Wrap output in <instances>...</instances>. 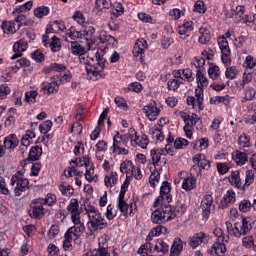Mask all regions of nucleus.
Wrapping results in <instances>:
<instances>
[{"label": "nucleus", "instance_id": "412c9836", "mask_svg": "<svg viewBox=\"0 0 256 256\" xmlns=\"http://www.w3.org/2000/svg\"><path fill=\"white\" fill-rule=\"evenodd\" d=\"M147 50V40L145 39H138L136 40L134 47H133V55L134 57H139L145 53Z\"/></svg>", "mask_w": 256, "mask_h": 256}, {"label": "nucleus", "instance_id": "ea45409f", "mask_svg": "<svg viewBox=\"0 0 256 256\" xmlns=\"http://www.w3.org/2000/svg\"><path fill=\"white\" fill-rule=\"evenodd\" d=\"M85 179L88 183H97L99 177L95 174V166L91 165L89 168H86Z\"/></svg>", "mask_w": 256, "mask_h": 256}, {"label": "nucleus", "instance_id": "f3484780", "mask_svg": "<svg viewBox=\"0 0 256 256\" xmlns=\"http://www.w3.org/2000/svg\"><path fill=\"white\" fill-rule=\"evenodd\" d=\"M4 148L8 151H14L19 146V138L17 134H10L4 138L3 141Z\"/></svg>", "mask_w": 256, "mask_h": 256}, {"label": "nucleus", "instance_id": "774afa93", "mask_svg": "<svg viewBox=\"0 0 256 256\" xmlns=\"http://www.w3.org/2000/svg\"><path fill=\"white\" fill-rule=\"evenodd\" d=\"M243 67H244V69H251V70L255 69L256 58L251 55L246 56V58L243 62Z\"/></svg>", "mask_w": 256, "mask_h": 256}, {"label": "nucleus", "instance_id": "cd10ccee", "mask_svg": "<svg viewBox=\"0 0 256 256\" xmlns=\"http://www.w3.org/2000/svg\"><path fill=\"white\" fill-rule=\"evenodd\" d=\"M183 251V240L181 238H175L170 248V256H179Z\"/></svg>", "mask_w": 256, "mask_h": 256}, {"label": "nucleus", "instance_id": "e2e57ef3", "mask_svg": "<svg viewBox=\"0 0 256 256\" xmlns=\"http://www.w3.org/2000/svg\"><path fill=\"white\" fill-rule=\"evenodd\" d=\"M100 41L105 43V45H109V47L117 46V39L109 34L100 36Z\"/></svg>", "mask_w": 256, "mask_h": 256}, {"label": "nucleus", "instance_id": "aec40b11", "mask_svg": "<svg viewBox=\"0 0 256 256\" xmlns=\"http://www.w3.org/2000/svg\"><path fill=\"white\" fill-rule=\"evenodd\" d=\"M117 183H119V174L115 171H111L104 177V185L107 189H113Z\"/></svg>", "mask_w": 256, "mask_h": 256}, {"label": "nucleus", "instance_id": "b1692460", "mask_svg": "<svg viewBox=\"0 0 256 256\" xmlns=\"http://www.w3.org/2000/svg\"><path fill=\"white\" fill-rule=\"evenodd\" d=\"M195 165H199L201 169H209L211 167V162L205 158V154L198 153L192 158Z\"/></svg>", "mask_w": 256, "mask_h": 256}, {"label": "nucleus", "instance_id": "ddd939ff", "mask_svg": "<svg viewBox=\"0 0 256 256\" xmlns=\"http://www.w3.org/2000/svg\"><path fill=\"white\" fill-rule=\"evenodd\" d=\"M58 91L59 82L55 79H52L50 82H43L40 85V93H43V95H53V93H57Z\"/></svg>", "mask_w": 256, "mask_h": 256}, {"label": "nucleus", "instance_id": "9b49d317", "mask_svg": "<svg viewBox=\"0 0 256 256\" xmlns=\"http://www.w3.org/2000/svg\"><path fill=\"white\" fill-rule=\"evenodd\" d=\"M74 226L70 227L67 232L64 234L66 237H69L72 240H77L85 232V223L84 222H72Z\"/></svg>", "mask_w": 256, "mask_h": 256}, {"label": "nucleus", "instance_id": "7ed1b4c3", "mask_svg": "<svg viewBox=\"0 0 256 256\" xmlns=\"http://www.w3.org/2000/svg\"><path fill=\"white\" fill-rule=\"evenodd\" d=\"M225 225L229 235L236 237V239H241L251 233V229H253V219H251V217L242 216L240 222H235L233 225L230 221H226Z\"/></svg>", "mask_w": 256, "mask_h": 256}, {"label": "nucleus", "instance_id": "a19ab883", "mask_svg": "<svg viewBox=\"0 0 256 256\" xmlns=\"http://www.w3.org/2000/svg\"><path fill=\"white\" fill-rule=\"evenodd\" d=\"M212 251H214L217 256H225V253H227V247L224 242L216 241L212 245Z\"/></svg>", "mask_w": 256, "mask_h": 256}, {"label": "nucleus", "instance_id": "79ce46f5", "mask_svg": "<svg viewBox=\"0 0 256 256\" xmlns=\"http://www.w3.org/2000/svg\"><path fill=\"white\" fill-rule=\"evenodd\" d=\"M162 168L154 169L149 177V184L151 187H157L159 185V179H161Z\"/></svg>", "mask_w": 256, "mask_h": 256}, {"label": "nucleus", "instance_id": "c9c22d12", "mask_svg": "<svg viewBox=\"0 0 256 256\" xmlns=\"http://www.w3.org/2000/svg\"><path fill=\"white\" fill-rule=\"evenodd\" d=\"M52 71H55L56 73H63V71H67V66L59 63H51L43 69V73H51Z\"/></svg>", "mask_w": 256, "mask_h": 256}, {"label": "nucleus", "instance_id": "e433bc0d", "mask_svg": "<svg viewBox=\"0 0 256 256\" xmlns=\"http://www.w3.org/2000/svg\"><path fill=\"white\" fill-rule=\"evenodd\" d=\"M196 81L198 87H202L205 89V87H209V79H207V76H205V73H203L202 69H198L196 72Z\"/></svg>", "mask_w": 256, "mask_h": 256}, {"label": "nucleus", "instance_id": "09e8293b", "mask_svg": "<svg viewBox=\"0 0 256 256\" xmlns=\"http://www.w3.org/2000/svg\"><path fill=\"white\" fill-rule=\"evenodd\" d=\"M17 116V109L10 108L8 110V115L4 121L5 127H11V125H15V117Z\"/></svg>", "mask_w": 256, "mask_h": 256}, {"label": "nucleus", "instance_id": "1a4fd4ad", "mask_svg": "<svg viewBox=\"0 0 256 256\" xmlns=\"http://www.w3.org/2000/svg\"><path fill=\"white\" fill-rule=\"evenodd\" d=\"M67 213L70 215L72 223H84L81 219V209H79V200L71 198L67 207Z\"/></svg>", "mask_w": 256, "mask_h": 256}, {"label": "nucleus", "instance_id": "2f4dec72", "mask_svg": "<svg viewBox=\"0 0 256 256\" xmlns=\"http://www.w3.org/2000/svg\"><path fill=\"white\" fill-rule=\"evenodd\" d=\"M31 9H33V1H28L22 5L16 6L13 9L12 14L13 15H22V13H27V11H31Z\"/></svg>", "mask_w": 256, "mask_h": 256}, {"label": "nucleus", "instance_id": "bb28decb", "mask_svg": "<svg viewBox=\"0 0 256 256\" xmlns=\"http://www.w3.org/2000/svg\"><path fill=\"white\" fill-rule=\"evenodd\" d=\"M199 33L198 42L201 45H207L211 41V31L207 27H201Z\"/></svg>", "mask_w": 256, "mask_h": 256}, {"label": "nucleus", "instance_id": "680f3d73", "mask_svg": "<svg viewBox=\"0 0 256 256\" xmlns=\"http://www.w3.org/2000/svg\"><path fill=\"white\" fill-rule=\"evenodd\" d=\"M237 75H239V70L237 69V66H230L226 68V71H225L226 79L233 81V79H235Z\"/></svg>", "mask_w": 256, "mask_h": 256}, {"label": "nucleus", "instance_id": "de8ad7c7", "mask_svg": "<svg viewBox=\"0 0 256 256\" xmlns=\"http://www.w3.org/2000/svg\"><path fill=\"white\" fill-rule=\"evenodd\" d=\"M229 181L231 185L234 187H237V189L243 187V183L241 182V177L239 176V171H232V173L229 176Z\"/></svg>", "mask_w": 256, "mask_h": 256}, {"label": "nucleus", "instance_id": "c03bdc74", "mask_svg": "<svg viewBox=\"0 0 256 256\" xmlns=\"http://www.w3.org/2000/svg\"><path fill=\"white\" fill-rule=\"evenodd\" d=\"M38 202L48 205V207H53L57 203V196L53 193H48L45 198H38Z\"/></svg>", "mask_w": 256, "mask_h": 256}, {"label": "nucleus", "instance_id": "58836bf2", "mask_svg": "<svg viewBox=\"0 0 256 256\" xmlns=\"http://www.w3.org/2000/svg\"><path fill=\"white\" fill-rule=\"evenodd\" d=\"M36 135H35V131L33 130H27L25 135L22 136L21 139V145L22 147H29L33 141V139H35Z\"/></svg>", "mask_w": 256, "mask_h": 256}, {"label": "nucleus", "instance_id": "0eeeda50", "mask_svg": "<svg viewBox=\"0 0 256 256\" xmlns=\"http://www.w3.org/2000/svg\"><path fill=\"white\" fill-rule=\"evenodd\" d=\"M179 179H175L174 183H181L182 182V189L184 191H193L197 187V179L193 174L189 172H179Z\"/></svg>", "mask_w": 256, "mask_h": 256}, {"label": "nucleus", "instance_id": "49530a36", "mask_svg": "<svg viewBox=\"0 0 256 256\" xmlns=\"http://www.w3.org/2000/svg\"><path fill=\"white\" fill-rule=\"evenodd\" d=\"M70 49L73 55H79V57H81V55H85L86 53L85 47L75 41L71 42Z\"/></svg>", "mask_w": 256, "mask_h": 256}, {"label": "nucleus", "instance_id": "864d4df0", "mask_svg": "<svg viewBox=\"0 0 256 256\" xmlns=\"http://www.w3.org/2000/svg\"><path fill=\"white\" fill-rule=\"evenodd\" d=\"M39 95V91L32 89L27 92H25V101L26 103H29L30 105H33L37 101V96Z\"/></svg>", "mask_w": 256, "mask_h": 256}, {"label": "nucleus", "instance_id": "bf43d9fd", "mask_svg": "<svg viewBox=\"0 0 256 256\" xmlns=\"http://www.w3.org/2000/svg\"><path fill=\"white\" fill-rule=\"evenodd\" d=\"M135 166V164H133L131 162V160H124L121 164H120V171L122 173L126 174V177H130L129 173H131V170L133 169V167Z\"/></svg>", "mask_w": 256, "mask_h": 256}, {"label": "nucleus", "instance_id": "2eb2a0df", "mask_svg": "<svg viewBox=\"0 0 256 256\" xmlns=\"http://www.w3.org/2000/svg\"><path fill=\"white\" fill-rule=\"evenodd\" d=\"M173 77L175 79H180V81H188V83H191L193 81V71L191 69H179V70H174L172 72Z\"/></svg>", "mask_w": 256, "mask_h": 256}, {"label": "nucleus", "instance_id": "72a5a7b5", "mask_svg": "<svg viewBox=\"0 0 256 256\" xmlns=\"http://www.w3.org/2000/svg\"><path fill=\"white\" fill-rule=\"evenodd\" d=\"M148 133L152 136L153 139H156V141H163L165 139V135L163 134L161 126L150 127Z\"/></svg>", "mask_w": 256, "mask_h": 256}, {"label": "nucleus", "instance_id": "338daca9", "mask_svg": "<svg viewBox=\"0 0 256 256\" xmlns=\"http://www.w3.org/2000/svg\"><path fill=\"white\" fill-rule=\"evenodd\" d=\"M252 208H253V203H251V201L249 200H242L238 205V209L242 213H249V211H251Z\"/></svg>", "mask_w": 256, "mask_h": 256}, {"label": "nucleus", "instance_id": "4be33fe9", "mask_svg": "<svg viewBox=\"0 0 256 256\" xmlns=\"http://www.w3.org/2000/svg\"><path fill=\"white\" fill-rule=\"evenodd\" d=\"M132 139L135 141V144H131L132 147H141V149H147V145H149V138L147 135H142L139 137L137 130L134 129V135Z\"/></svg>", "mask_w": 256, "mask_h": 256}, {"label": "nucleus", "instance_id": "9d476101", "mask_svg": "<svg viewBox=\"0 0 256 256\" xmlns=\"http://www.w3.org/2000/svg\"><path fill=\"white\" fill-rule=\"evenodd\" d=\"M142 111L149 121H157V117H159L161 113V109L157 106V102L155 101L145 105Z\"/></svg>", "mask_w": 256, "mask_h": 256}, {"label": "nucleus", "instance_id": "0e129e2a", "mask_svg": "<svg viewBox=\"0 0 256 256\" xmlns=\"http://www.w3.org/2000/svg\"><path fill=\"white\" fill-rule=\"evenodd\" d=\"M105 217L108 221H113L117 217V209L115 205L109 204L106 208Z\"/></svg>", "mask_w": 256, "mask_h": 256}, {"label": "nucleus", "instance_id": "6ab92c4d", "mask_svg": "<svg viewBox=\"0 0 256 256\" xmlns=\"http://www.w3.org/2000/svg\"><path fill=\"white\" fill-rule=\"evenodd\" d=\"M29 44L25 40H19L13 45V51L15 54L11 57L12 60L19 59L23 51H27Z\"/></svg>", "mask_w": 256, "mask_h": 256}, {"label": "nucleus", "instance_id": "5fc2aeb1", "mask_svg": "<svg viewBox=\"0 0 256 256\" xmlns=\"http://www.w3.org/2000/svg\"><path fill=\"white\" fill-rule=\"evenodd\" d=\"M43 155V148L39 146L31 147L29 152V158L31 161H38V159Z\"/></svg>", "mask_w": 256, "mask_h": 256}, {"label": "nucleus", "instance_id": "13d9d810", "mask_svg": "<svg viewBox=\"0 0 256 256\" xmlns=\"http://www.w3.org/2000/svg\"><path fill=\"white\" fill-rule=\"evenodd\" d=\"M169 203H171V200H167L165 199V196H161L159 195L154 203H153V207L155 209H159L160 207H171V205H169Z\"/></svg>", "mask_w": 256, "mask_h": 256}, {"label": "nucleus", "instance_id": "4c0bfd02", "mask_svg": "<svg viewBox=\"0 0 256 256\" xmlns=\"http://www.w3.org/2000/svg\"><path fill=\"white\" fill-rule=\"evenodd\" d=\"M187 105H191L195 111H203L205 108L203 105V100H198V98L193 96L187 97Z\"/></svg>", "mask_w": 256, "mask_h": 256}, {"label": "nucleus", "instance_id": "f704fd0d", "mask_svg": "<svg viewBox=\"0 0 256 256\" xmlns=\"http://www.w3.org/2000/svg\"><path fill=\"white\" fill-rule=\"evenodd\" d=\"M217 42L222 55H227L228 53H231L229 42L227 41V38H225V36H219L217 38Z\"/></svg>", "mask_w": 256, "mask_h": 256}, {"label": "nucleus", "instance_id": "7c9ffc66", "mask_svg": "<svg viewBox=\"0 0 256 256\" xmlns=\"http://www.w3.org/2000/svg\"><path fill=\"white\" fill-rule=\"evenodd\" d=\"M154 251L156 253H162V255H167L169 253V244L165 242L163 239H157L154 246Z\"/></svg>", "mask_w": 256, "mask_h": 256}, {"label": "nucleus", "instance_id": "39448f33", "mask_svg": "<svg viewBox=\"0 0 256 256\" xmlns=\"http://www.w3.org/2000/svg\"><path fill=\"white\" fill-rule=\"evenodd\" d=\"M173 219V207L164 206L152 211L150 220L156 225H163Z\"/></svg>", "mask_w": 256, "mask_h": 256}, {"label": "nucleus", "instance_id": "a18cd8bd", "mask_svg": "<svg viewBox=\"0 0 256 256\" xmlns=\"http://www.w3.org/2000/svg\"><path fill=\"white\" fill-rule=\"evenodd\" d=\"M238 145L241 149H249V147H253V143H251V137L247 134H242L238 138Z\"/></svg>", "mask_w": 256, "mask_h": 256}, {"label": "nucleus", "instance_id": "dca6fc26", "mask_svg": "<svg viewBox=\"0 0 256 256\" xmlns=\"http://www.w3.org/2000/svg\"><path fill=\"white\" fill-rule=\"evenodd\" d=\"M34 206L32 207V213L31 216L34 219H41L42 217L45 216V213H47V210L45 207H43V203L39 202V198L35 199L33 201Z\"/></svg>", "mask_w": 256, "mask_h": 256}, {"label": "nucleus", "instance_id": "a211bd4d", "mask_svg": "<svg viewBox=\"0 0 256 256\" xmlns=\"http://www.w3.org/2000/svg\"><path fill=\"white\" fill-rule=\"evenodd\" d=\"M208 240L209 238L207 237V234L203 232L196 233L189 238L190 247H192V249H197V247L200 246L201 243H207Z\"/></svg>", "mask_w": 256, "mask_h": 256}, {"label": "nucleus", "instance_id": "423d86ee", "mask_svg": "<svg viewBox=\"0 0 256 256\" xmlns=\"http://www.w3.org/2000/svg\"><path fill=\"white\" fill-rule=\"evenodd\" d=\"M19 175H21V172L18 171L10 180V185L14 187L15 197H20L21 193H24V191L29 189V180Z\"/></svg>", "mask_w": 256, "mask_h": 256}, {"label": "nucleus", "instance_id": "052dcab7", "mask_svg": "<svg viewBox=\"0 0 256 256\" xmlns=\"http://www.w3.org/2000/svg\"><path fill=\"white\" fill-rule=\"evenodd\" d=\"M245 15V6H237L233 11L232 17H235L236 21L239 23L241 21H245L243 17Z\"/></svg>", "mask_w": 256, "mask_h": 256}, {"label": "nucleus", "instance_id": "20e7f679", "mask_svg": "<svg viewBox=\"0 0 256 256\" xmlns=\"http://www.w3.org/2000/svg\"><path fill=\"white\" fill-rule=\"evenodd\" d=\"M85 211L88 217V223L93 231L107 229L109 224L107 223V220H105V217H103V214L99 212V209L93 205H87Z\"/></svg>", "mask_w": 256, "mask_h": 256}, {"label": "nucleus", "instance_id": "4d7b16f0", "mask_svg": "<svg viewBox=\"0 0 256 256\" xmlns=\"http://www.w3.org/2000/svg\"><path fill=\"white\" fill-rule=\"evenodd\" d=\"M187 211V205L185 203L178 202L172 210L173 219L183 215Z\"/></svg>", "mask_w": 256, "mask_h": 256}, {"label": "nucleus", "instance_id": "69168bd1", "mask_svg": "<svg viewBox=\"0 0 256 256\" xmlns=\"http://www.w3.org/2000/svg\"><path fill=\"white\" fill-rule=\"evenodd\" d=\"M34 15L38 19H43V17H47L49 15V7L47 6H40L34 9Z\"/></svg>", "mask_w": 256, "mask_h": 256}, {"label": "nucleus", "instance_id": "c756f323", "mask_svg": "<svg viewBox=\"0 0 256 256\" xmlns=\"http://www.w3.org/2000/svg\"><path fill=\"white\" fill-rule=\"evenodd\" d=\"M256 89L252 86H247L244 89V97L241 98V103H247V101H255Z\"/></svg>", "mask_w": 256, "mask_h": 256}, {"label": "nucleus", "instance_id": "4468645a", "mask_svg": "<svg viewBox=\"0 0 256 256\" xmlns=\"http://www.w3.org/2000/svg\"><path fill=\"white\" fill-rule=\"evenodd\" d=\"M200 207L203 211V216L206 219H209V216L211 215V207H213V196L211 194L204 195Z\"/></svg>", "mask_w": 256, "mask_h": 256}, {"label": "nucleus", "instance_id": "c85d7f7f", "mask_svg": "<svg viewBox=\"0 0 256 256\" xmlns=\"http://www.w3.org/2000/svg\"><path fill=\"white\" fill-rule=\"evenodd\" d=\"M165 233H167V228L165 226L158 225L151 229L146 238V241H153V237H159L160 235H163Z\"/></svg>", "mask_w": 256, "mask_h": 256}, {"label": "nucleus", "instance_id": "f03ea898", "mask_svg": "<svg viewBox=\"0 0 256 256\" xmlns=\"http://www.w3.org/2000/svg\"><path fill=\"white\" fill-rule=\"evenodd\" d=\"M79 61L80 63H82V65H85L88 79H91L92 81H97V79H101L105 75L103 73L106 67L105 58H100L96 54V63H95L93 59H91V61H87V58L81 55L79 57Z\"/></svg>", "mask_w": 256, "mask_h": 256}, {"label": "nucleus", "instance_id": "603ef678", "mask_svg": "<svg viewBox=\"0 0 256 256\" xmlns=\"http://www.w3.org/2000/svg\"><path fill=\"white\" fill-rule=\"evenodd\" d=\"M208 77L213 81H217L221 77V69L217 65H210L208 68Z\"/></svg>", "mask_w": 256, "mask_h": 256}, {"label": "nucleus", "instance_id": "f257e3e1", "mask_svg": "<svg viewBox=\"0 0 256 256\" xmlns=\"http://www.w3.org/2000/svg\"><path fill=\"white\" fill-rule=\"evenodd\" d=\"M133 135H135V128H129L124 134L117 131L113 136V144L110 148L112 153H115V155H129V150L125 147H129V141L130 145H135Z\"/></svg>", "mask_w": 256, "mask_h": 256}, {"label": "nucleus", "instance_id": "6e6552de", "mask_svg": "<svg viewBox=\"0 0 256 256\" xmlns=\"http://www.w3.org/2000/svg\"><path fill=\"white\" fill-rule=\"evenodd\" d=\"M116 207L124 217H133L137 213V204L134 202L127 204L125 196H118Z\"/></svg>", "mask_w": 256, "mask_h": 256}, {"label": "nucleus", "instance_id": "393cba45", "mask_svg": "<svg viewBox=\"0 0 256 256\" xmlns=\"http://www.w3.org/2000/svg\"><path fill=\"white\" fill-rule=\"evenodd\" d=\"M179 117L184 121L185 125L193 127L199 121V115L197 114H187L186 112H180Z\"/></svg>", "mask_w": 256, "mask_h": 256}, {"label": "nucleus", "instance_id": "a878e982", "mask_svg": "<svg viewBox=\"0 0 256 256\" xmlns=\"http://www.w3.org/2000/svg\"><path fill=\"white\" fill-rule=\"evenodd\" d=\"M65 29H67V27H65V22L56 20L52 22L48 28H46V33H59V31H65Z\"/></svg>", "mask_w": 256, "mask_h": 256}, {"label": "nucleus", "instance_id": "6e6d98bb", "mask_svg": "<svg viewBox=\"0 0 256 256\" xmlns=\"http://www.w3.org/2000/svg\"><path fill=\"white\" fill-rule=\"evenodd\" d=\"M74 162H76L78 167H86V169L91 167V157L89 155L78 157L74 159Z\"/></svg>", "mask_w": 256, "mask_h": 256}, {"label": "nucleus", "instance_id": "37998d69", "mask_svg": "<svg viewBox=\"0 0 256 256\" xmlns=\"http://www.w3.org/2000/svg\"><path fill=\"white\" fill-rule=\"evenodd\" d=\"M219 103H223L224 105H229L231 103V96H213L210 98L211 105H219Z\"/></svg>", "mask_w": 256, "mask_h": 256}, {"label": "nucleus", "instance_id": "3c124183", "mask_svg": "<svg viewBox=\"0 0 256 256\" xmlns=\"http://www.w3.org/2000/svg\"><path fill=\"white\" fill-rule=\"evenodd\" d=\"M124 13H125V6H123L121 2H115L111 9V15L117 18V17H121V15H123Z\"/></svg>", "mask_w": 256, "mask_h": 256}, {"label": "nucleus", "instance_id": "5701e85b", "mask_svg": "<svg viewBox=\"0 0 256 256\" xmlns=\"http://www.w3.org/2000/svg\"><path fill=\"white\" fill-rule=\"evenodd\" d=\"M21 28V24H16V22L13 21H4L1 24V29L3 33H17L19 29Z\"/></svg>", "mask_w": 256, "mask_h": 256}, {"label": "nucleus", "instance_id": "f8f14e48", "mask_svg": "<svg viewBox=\"0 0 256 256\" xmlns=\"http://www.w3.org/2000/svg\"><path fill=\"white\" fill-rule=\"evenodd\" d=\"M235 201H237V194L235 190L229 189L220 200L219 209H229L231 205H234Z\"/></svg>", "mask_w": 256, "mask_h": 256}, {"label": "nucleus", "instance_id": "8fccbe9b", "mask_svg": "<svg viewBox=\"0 0 256 256\" xmlns=\"http://www.w3.org/2000/svg\"><path fill=\"white\" fill-rule=\"evenodd\" d=\"M171 184H169V182H163L161 188H160V196L164 197L165 199H167V201H172V197H171Z\"/></svg>", "mask_w": 256, "mask_h": 256}, {"label": "nucleus", "instance_id": "473e14b6", "mask_svg": "<svg viewBox=\"0 0 256 256\" xmlns=\"http://www.w3.org/2000/svg\"><path fill=\"white\" fill-rule=\"evenodd\" d=\"M232 159L236 165L242 166L247 163V153L236 150L232 153Z\"/></svg>", "mask_w": 256, "mask_h": 256}]
</instances>
